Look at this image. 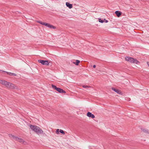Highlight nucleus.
<instances>
[{"label":"nucleus","mask_w":149,"mask_h":149,"mask_svg":"<svg viewBox=\"0 0 149 149\" xmlns=\"http://www.w3.org/2000/svg\"><path fill=\"white\" fill-rule=\"evenodd\" d=\"M6 81L4 80H0V83L5 86Z\"/></svg>","instance_id":"12"},{"label":"nucleus","mask_w":149,"mask_h":149,"mask_svg":"<svg viewBox=\"0 0 149 149\" xmlns=\"http://www.w3.org/2000/svg\"><path fill=\"white\" fill-rule=\"evenodd\" d=\"M142 131L144 132H146V133H149V132L148 130H144V129H143L142 130Z\"/></svg>","instance_id":"18"},{"label":"nucleus","mask_w":149,"mask_h":149,"mask_svg":"<svg viewBox=\"0 0 149 149\" xmlns=\"http://www.w3.org/2000/svg\"><path fill=\"white\" fill-rule=\"evenodd\" d=\"M115 13L118 17H119L121 15V13L118 11H116Z\"/></svg>","instance_id":"11"},{"label":"nucleus","mask_w":149,"mask_h":149,"mask_svg":"<svg viewBox=\"0 0 149 149\" xmlns=\"http://www.w3.org/2000/svg\"><path fill=\"white\" fill-rule=\"evenodd\" d=\"M7 74L10 76H12L13 73L10 72H6Z\"/></svg>","instance_id":"17"},{"label":"nucleus","mask_w":149,"mask_h":149,"mask_svg":"<svg viewBox=\"0 0 149 149\" xmlns=\"http://www.w3.org/2000/svg\"><path fill=\"white\" fill-rule=\"evenodd\" d=\"M13 75L14 76H16V74H15V73H13L12 76Z\"/></svg>","instance_id":"22"},{"label":"nucleus","mask_w":149,"mask_h":149,"mask_svg":"<svg viewBox=\"0 0 149 149\" xmlns=\"http://www.w3.org/2000/svg\"><path fill=\"white\" fill-rule=\"evenodd\" d=\"M125 59L126 61L131 63H135L137 64H139V62L137 60L129 56L126 57L125 58Z\"/></svg>","instance_id":"3"},{"label":"nucleus","mask_w":149,"mask_h":149,"mask_svg":"<svg viewBox=\"0 0 149 149\" xmlns=\"http://www.w3.org/2000/svg\"><path fill=\"white\" fill-rule=\"evenodd\" d=\"M30 127L31 130L38 134H42L43 133V131L38 126L30 125Z\"/></svg>","instance_id":"1"},{"label":"nucleus","mask_w":149,"mask_h":149,"mask_svg":"<svg viewBox=\"0 0 149 149\" xmlns=\"http://www.w3.org/2000/svg\"><path fill=\"white\" fill-rule=\"evenodd\" d=\"M5 86L7 88L11 89L17 88L14 85L7 81H6Z\"/></svg>","instance_id":"4"},{"label":"nucleus","mask_w":149,"mask_h":149,"mask_svg":"<svg viewBox=\"0 0 149 149\" xmlns=\"http://www.w3.org/2000/svg\"><path fill=\"white\" fill-rule=\"evenodd\" d=\"M93 68H95L96 67V65H93Z\"/></svg>","instance_id":"23"},{"label":"nucleus","mask_w":149,"mask_h":149,"mask_svg":"<svg viewBox=\"0 0 149 149\" xmlns=\"http://www.w3.org/2000/svg\"><path fill=\"white\" fill-rule=\"evenodd\" d=\"M112 89L118 94H121V91L118 89H115L113 88H112Z\"/></svg>","instance_id":"9"},{"label":"nucleus","mask_w":149,"mask_h":149,"mask_svg":"<svg viewBox=\"0 0 149 149\" xmlns=\"http://www.w3.org/2000/svg\"><path fill=\"white\" fill-rule=\"evenodd\" d=\"M98 20L99 22H100L103 23L104 22V21L101 19H99Z\"/></svg>","instance_id":"15"},{"label":"nucleus","mask_w":149,"mask_h":149,"mask_svg":"<svg viewBox=\"0 0 149 149\" xmlns=\"http://www.w3.org/2000/svg\"><path fill=\"white\" fill-rule=\"evenodd\" d=\"M66 5L67 7H68L69 8L71 9L72 7V4H70L69 2H66Z\"/></svg>","instance_id":"10"},{"label":"nucleus","mask_w":149,"mask_h":149,"mask_svg":"<svg viewBox=\"0 0 149 149\" xmlns=\"http://www.w3.org/2000/svg\"><path fill=\"white\" fill-rule=\"evenodd\" d=\"M86 115L88 117L91 118H95V116L91 113L89 112H88L87 113Z\"/></svg>","instance_id":"7"},{"label":"nucleus","mask_w":149,"mask_h":149,"mask_svg":"<svg viewBox=\"0 0 149 149\" xmlns=\"http://www.w3.org/2000/svg\"><path fill=\"white\" fill-rule=\"evenodd\" d=\"M37 22H38L40 24H42L43 25H45L47 27H48V25L49 24V23H45V22H41V21H37Z\"/></svg>","instance_id":"8"},{"label":"nucleus","mask_w":149,"mask_h":149,"mask_svg":"<svg viewBox=\"0 0 149 149\" xmlns=\"http://www.w3.org/2000/svg\"><path fill=\"white\" fill-rule=\"evenodd\" d=\"M52 86L53 88L54 89L60 93H66L65 91L60 88L57 87L55 86L54 85L52 84Z\"/></svg>","instance_id":"5"},{"label":"nucleus","mask_w":149,"mask_h":149,"mask_svg":"<svg viewBox=\"0 0 149 149\" xmlns=\"http://www.w3.org/2000/svg\"><path fill=\"white\" fill-rule=\"evenodd\" d=\"M47 27L50 28L51 29H54L56 28V27L54 26H53V25H51L49 24Z\"/></svg>","instance_id":"13"},{"label":"nucleus","mask_w":149,"mask_h":149,"mask_svg":"<svg viewBox=\"0 0 149 149\" xmlns=\"http://www.w3.org/2000/svg\"><path fill=\"white\" fill-rule=\"evenodd\" d=\"M104 21L105 22L107 23L108 22V21L107 20H106V19H104Z\"/></svg>","instance_id":"21"},{"label":"nucleus","mask_w":149,"mask_h":149,"mask_svg":"<svg viewBox=\"0 0 149 149\" xmlns=\"http://www.w3.org/2000/svg\"><path fill=\"white\" fill-rule=\"evenodd\" d=\"M9 136L10 138L13 139L14 140L17 141L21 143H22L24 145H26L27 143L25 141L20 138H18L16 136H15L12 134H9Z\"/></svg>","instance_id":"2"},{"label":"nucleus","mask_w":149,"mask_h":149,"mask_svg":"<svg viewBox=\"0 0 149 149\" xmlns=\"http://www.w3.org/2000/svg\"><path fill=\"white\" fill-rule=\"evenodd\" d=\"M61 133H62V134H65V132H64L62 130H60V131H59Z\"/></svg>","instance_id":"16"},{"label":"nucleus","mask_w":149,"mask_h":149,"mask_svg":"<svg viewBox=\"0 0 149 149\" xmlns=\"http://www.w3.org/2000/svg\"><path fill=\"white\" fill-rule=\"evenodd\" d=\"M80 61L78 60H76V62L75 63L73 62L74 64H75L76 65H79V63H80Z\"/></svg>","instance_id":"14"},{"label":"nucleus","mask_w":149,"mask_h":149,"mask_svg":"<svg viewBox=\"0 0 149 149\" xmlns=\"http://www.w3.org/2000/svg\"><path fill=\"white\" fill-rule=\"evenodd\" d=\"M147 64L148 65V66L149 67V62H147Z\"/></svg>","instance_id":"24"},{"label":"nucleus","mask_w":149,"mask_h":149,"mask_svg":"<svg viewBox=\"0 0 149 149\" xmlns=\"http://www.w3.org/2000/svg\"><path fill=\"white\" fill-rule=\"evenodd\" d=\"M60 131V130L59 129H57L56 131V133L57 134H59V132Z\"/></svg>","instance_id":"19"},{"label":"nucleus","mask_w":149,"mask_h":149,"mask_svg":"<svg viewBox=\"0 0 149 149\" xmlns=\"http://www.w3.org/2000/svg\"><path fill=\"white\" fill-rule=\"evenodd\" d=\"M82 87L84 88H88V87H90L89 86H86V85H83V86H82Z\"/></svg>","instance_id":"20"},{"label":"nucleus","mask_w":149,"mask_h":149,"mask_svg":"<svg viewBox=\"0 0 149 149\" xmlns=\"http://www.w3.org/2000/svg\"><path fill=\"white\" fill-rule=\"evenodd\" d=\"M38 61L39 63H41L42 65H49V63L48 62V61L39 60Z\"/></svg>","instance_id":"6"}]
</instances>
